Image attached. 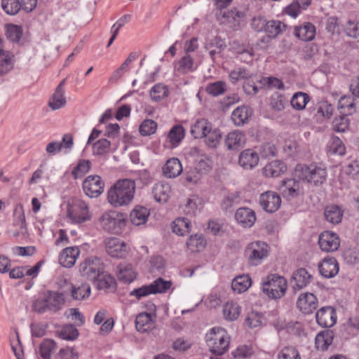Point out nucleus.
Returning a JSON list of instances; mask_svg holds the SVG:
<instances>
[{
  "instance_id": "6ab92c4d",
  "label": "nucleus",
  "mask_w": 359,
  "mask_h": 359,
  "mask_svg": "<svg viewBox=\"0 0 359 359\" xmlns=\"http://www.w3.org/2000/svg\"><path fill=\"white\" fill-rule=\"evenodd\" d=\"M280 191L287 199L295 198L299 194V182L294 178L283 180L281 181Z\"/></svg>"
},
{
  "instance_id": "423d86ee",
  "label": "nucleus",
  "mask_w": 359,
  "mask_h": 359,
  "mask_svg": "<svg viewBox=\"0 0 359 359\" xmlns=\"http://www.w3.org/2000/svg\"><path fill=\"white\" fill-rule=\"evenodd\" d=\"M104 270V265L100 259L89 257L82 262L79 266L80 274L86 279L96 280Z\"/></svg>"
},
{
  "instance_id": "f03ea898",
  "label": "nucleus",
  "mask_w": 359,
  "mask_h": 359,
  "mask_svg": "<svg viewBox=\"0 0 359 359\" xmlns=\"http://www.w3.org/2000/svg\"><path fill=\"white\" fill-rule=\"evenodd\" d=\"M205 339L210 352L216 356L224 354L229 349L230 337L222 327L211 329Z\"/></svg>"
},
{
  "instance_id": "09e8293b",
  "label": "nucleus",
  "mask_w": 359,
  "mask_h": 359,
  "mask_svg": "<svg viewBox=\"0 0 359 359\" xmlns=\"http://www.w3.org/2000/svg\"><path fill=\"white\" fill-rule=\"evenodd\" d=\"M226 90V84L224 81H217L210 83L205 86V91L209 95L217 97L224 94Z\"/></svg>"
},
{
  "instance_id": "f257e3e1",
  "label": "nucleus",
  "mask_w": 359,
  "mask_h": 359,
  "mask_svg": "<svg viewBox=\"0 0 359 359\" xmlns=\"http://www.w3.org/2000/svg\"><path fill=\"white\" fill-rule=\"evenodd\" d=\"M135 187L131 179L117 180L107 192L108 202L114 208L128 205L134 198Z\"/></svg>"
},
{
  "instance_id": "f3484780",
  "label": "nucleus",
  "mask_w": 359,
  "mask_h": 359,
  "mask_svg": "<svg viewBox=\"0 0 359 359\" xmlns=\"http://www.w3.org/2000/svg\"><path fill=\"white\" fill-rule=\"evenodd\" d=\"M235 219L243 227L250 228L255 224L256 215L255 211L250 208H240L235 213Z\"/></svg>"
},
{
  "instance_id": "0e129e2a",
  "label": "nucleus",
  "mask_w": 359,
  "mask_h": 359,
  "mask_svg": "<svg viewBox=\"0 0 359 359\" xmlns=\"http://www.w3.org/2000/svg\"><path fill=\"white\" fill-rule=\"evenodd\" d=\"M90 294V287L89 285L83 284L78 287H73L72 297L76 300H82L88 297Z\"/></svg>"
},
{
  "instance_id": "8fccbe9b",
  "label": "nucleus",
  "mask_w": 359,
  "mask_h": 359,
  "mask_svg": "<svg viewBox=\"0 0 359 359\" xmlns=\"http://www.w3.org/2000/svg\"><path fill=\"white\" fill-rule=\"evenodd\" d=\"M111 142L103 138L97 140L93 144V154L95 156H104L109 152Z\"/></svg>"
},
{
  "instance_id": "ddd939ff",
  "label": "nucleus",
  "mask_w": 359,
  "mask_h": 359,
  "mask_svg": "<svg viewBox=\"0 0 359 359\" xmlns=\"http://www.w3.org/2000/svg\"><path fill=\"white\" fill-rule=\"evenodd\" d=\"M318 243L322 250L334 252L340 245V240L337 233L331 231H324L319 236Z\"/></svg>"
},
{
  "instance_id": "5701e85b",
  "label": "nucleus",
  "mask_w": 359,
  "mask_h": 359,
  "mask_svg": "<svg viewBox=\"0 0 359 359\" xmlns=\"http://www.w3.org/2000/svg\"><path fill=\"white\" fill-rule=\"evenodd\" d=\"M219 15L224 19V22L229 24L233 29H237L245 18V13L234 8L227 11H220Z\"/></svg>"
},
{
  "instance_id": "39448f33",
  "label": "nucleus",
  "mask_w": 359,
  "mask_h": 359,
  "mask_svg": "<svg viewBox=\"0 0 359 359\" xmlns=\"http://www.w3.org/2000/svg\"><path fill=\"white\" fill-rule=\"evenodd\" d=\"M269 250L268 245L262 241L248 244L244 252L248 264L251 266L259 265L268 257Z\"/></svg>"
},
{
  "instance_id": "6e6d98bb",
  "label": "nucleus",
  "mask_w": 359,
  "mask_h": 359,
  "mask_svg": "<svg viewBox=\"0 0 359 359\" xmlns=\"http://www.w3.org/2000/svg\"><path fill=\"white\" fill-rule=\"evenodd\" d=\"M157 123L151 119H145L140 126L139 131L142 136H149L156 133Z\"/></svg>"
},
{
  "instance_id": "9d476101",
  "label": "nucleus",
  "mask_w": 359,
  "mask_h": 359,
  "mask_svg": "<svg viewBox=\"0 0 359 359\" xmlns=\"http://www.w3.org/2000/svg\"><path fill=\"white\" fill-rule=\"evenodd\" d=\"M104 185L99 175H90L83 181V189L90 198H97L103 192Z\"/></svg>"
},
{
  "instance_id": "5fc2aeb1",
  "label": "nucleus",
  "mask_w": 359,
  "mask_h": 359,
  "mask_svg": "<svg viewBox=\"0 0 359 359\" xmlns=\"http://www.w3.org/2000/svg\"><path fill=\"white\" fill-rule=\"evenodd\" d=\"M57 333L61 339L65 340H74L79 336L78 330L72 325H65Z\"/></svg>"
},
{
  "instance_id": "72a5a7b5",
  "label": "nucleus",
  "mask_w": 359,
  "mask_h": 359,
  "mask_svg": "<svg viewBox=\"0 0 359 359\" xmlns=\"http://www.w3.org/2000/svg\"><path fill=\"white\" fill-rule=\"evenodd\" d=\"M149 215V210L142 206H136L130 212L131 222L136 226L144 224Z\"/></svg>"
},
{
  "instance_id": "37998d69",
  "label": "nucleus",
  "mask_w": 359,
  "mask_h": 359,
  "mask_svg": "<svg viewBox=\"0 0 359 359\" xmlns=\"http://www.w3.org/2000/svg\"><path fill=\"white\" fill-rule=\"evenodd\" d=\"M309 100L310 97L307 93L297 92L292 95L290 103L293 109L300 111L305 108Z\"/></svg>"
},
{
  "instance_id": "4be33fe9",
  "label": "nucleus",
  "mask_w": 359,
  "mask_h": 359,
  "mask_svg": "<svg viewBox=\"0 0 359 359\" xmlns=\"http://www.w3.org/2000/svg\"><path fill=\"white\" fill-rule=\"evenodd\" d=\"M258 163V154L252 149H245L239 155L238 163L245 169H252L257 165Z\"/></svg>"
},
{
  "instance_id": "de8ad7c7",
  "label": "nucleus",
  "mask_w": 359,
  "mask_h": 359,
  "mask_svg": "<svg viewBox=\"0 0 359 359\" xmlns=\"http://www.w3.org/2000/svg\"><path fill=\"white\" fill-rule=\"evenodd\" d=\"M184 137V130L182 126H175L168 134V139L172 147H177Z\"/></svg>"
},
{
  "instance_id": "58836bf2",
  "label": "nucleus",
  "mask_w": 359,
  "mask_h": 359,
  "mask_svg": "<svg viewBox=\"0 0 359 359\" xmlns=\"http://www.w3.org/2000/svg\"><path fill=\"white\" fill-rule=\"evenodd\" d=\"M206 245V241L201 234H195L190 236L187 242L188 249L192 252L203 250Z\"/></svg>"
},
{
  "instance_id": "338daca9",
  "label": "nucleus",
  "mask_w": 359,
  "mask_h": 359,
  "mask_svg": "<svg viewBox=\"0 0 359 359\" xmlns=\"http://www.w3.org/2000/svg\"><path fill=\"white\" fill-rule=\"evenodd\" d=\"M269 105L276 111H280L285 108V99L283 95L275 93L270 98Z\"/></svg>"
},
{
  "instance_id": "4c0bfd02",
  "label": "nucleus",
  "mask_w": 359,
  "mask_h": 359,
  "mask_svg": "<svg viewBox=\"0 0 359 359\" xmlns=\"http://www.w3.org/2000/svg\"><path fill=\"white\" fill-rule=\"evenodd\" d=\"M251 278L248 275H242L235 278L231 283V288L238 293L246 291L251 285Z\"/></svg>"
},
{
  "instance_id": "473e14b6",
  "label": "nucleus",
  "mask_w": 359,
  "mask_h": 359,
  "mask_svg": "<svg viewBox=\"0 0 359 359\" xmlns=\"http://www.w3.org/2000/svg\"><path fill=\"white\" fill-rule=\"evenodd\" d=\"M14 56L9 51H0V76L7 74L14 65Z\"/></svg>"
},
{
  "instance_id": "4468645a",
  "label": "nucleus",
  "mask_w": 359,
  "mask_h": 359,
  "mask_svg": "<svg viewBox=\"0 0 359 359\" xmlns=\"http://www.w3.org/2000/svg\"><path fill=\"white\" fill-rule=\"evenodd\" d=\"M297 306L304 314L313 313L318 307V299L312 293L302 294L297 302Z\"/></svg>"
},
{
  "instance_id": "13d9d810",
  "label": "nucleus",
  "mask_w": 359,
  "mask_h": 359,
  "mask_svg": "<svg viewBox=\"0 0 359 359\" xmlns=\"http://www.w3.org/2000/svg\"><path fill=\"white\" fill-rule=\"evenodd\" d=\"M1 7L8 15H16L21 8V3L19 0H2Z\"/></svg>"
},
{
  "instance_id": "cd10ccee",
  "label": "nucleus",
  "mask_w": 359,
  "mask_h": 359,
  "mask_svg": "<svg viewBox=\"0 0 359 359\" xmlns=\"http://www.w3.org/2000/svg\"><path fill=\"white\" fill-rule=\"evenodd\" d=\"M344 210L337 205H329L326 206L324 210L325 219L332 224H337L341 222Z\"/></svg>"
},
{
  "instance_id": "f8f14e48",
  "label": "nucleus",
  "mask_w": 359,
  "mask_h": 359,
  "mask_svg": "<svg viewBox=\"0 0 359 359\" xmlns=\"http://www.w3.org/2000/svg\"><path fill=\"white\" fill-rule=\"evenodd\" d=\"M316 322L323 327H331L337 322L335 309L332 306H324L320 309L316 314Z\"/></svg>"
},
{
  "instance_id": "c03bdc74",
  "label": "nucleus",
  "mask_w": 359,
  "mask_h": 359,
  "mask_svg": "<svg viewBox=\"0 0 359 359\" xmlns=\"http://www.w3.org/2000/svg\"><path fill=\"white\" fill-rule=\"evenodd\" d=\"M211 124L205 119L198 120L191 128V134L194 138H202Z\"/></svg>"
},
{
  "instance_id": "2f4dec72",
  "label": "nucleus",
  "mask_w": 359,
  "mask_h": 359,
  "mask_svg": "<svg viewBox=\"0 0 359 359\" xmlns=\"http://www.w3.org/2000/svg\"><path fill=\"white\" fill-rule=\"evenodd\" d=\"M316 28L312 23L306 22L303 26L296 27L295 36L302 41H311L315 37Z\"/></svg>"
},
{
  "instance_id": "680f3d73",
  "label": "nucleus",
  "mask_w": 359,
  "mask_h": 359,
  "mask_svg": "<svg viewBox=\"0 0 359 359\" xmlns=\"http://www.w3.org/2000/svg\"><path fill=\"white\" fill-rule=\"evenodd\" d=\"M90 168V161L88 160H81L77 165L72 171L74 179L83 177Z\"/></svg>"
},
{
  "instance_id": "b1692460",
  "label": "nucleus",
  "mask_w": 359,
  "mask_h": 359,
  "mask_svg": "<svg viewBox=\"0 0 359 359\" xmlns=\"http://www.w3.org/2000/svg\"><path fill=\"white\" fill-rule=\"evenodd\" d=\"M116 276L123 283H130L136 279L137 272L130 264H120L117 266Z\"/></svg>"
},
{
  "instance_id": "a211bd4d",
  "label": "nucleus",
  "mask_w": 359,
  "mask_h": 359,
  "mask_svg": "<svg viewBox=\"0 0 359 359\" xmlns=\"http://www.w3.org/2000/svg\"><path fill=\"white\" fill-rule=\"evenodd\" d=\"M79 254L80 250L77 247L66 248L60 254L59 263L63 267H72L75 264Z\"/></svg>"
},
{
  "instance_id": "864d4df0",
  "label": "nucleus",
  "mask_w": 359,
  "mask_h": 359,
  "mask_svg": "<svg viewBox=\"0 0 359 359\" xmlns=\"http://www.w3.org/2000/svg\"><path fill=\"white\" fill-rule=\"evenodd\" d=\"M56 348V344L52 339H44L39 347V353L43 359H50L51 353Z\"/></svg>"
},
{
  "instance_id": "ea45409f",
  "label": "nucleus",
  "mask_w": 359,
  "mask_h": 359,
  "mask_svg": "<svg viewBox=\"0 0 359 359\" xmlns=\"http://www.w3.org/2000/svg\"><path fill=\"white\" fill-rule=\"evenodd\" d=\"M265 32L272 39L285 31L286 25L279 20L267 21Z\"/></svg>"
},
{
  "instance_id": "bf43d9fd",
  "label": "nucleus",
  "mask_w": 359,
  "mask_h": 359,
  "mask_svg": "<svg viewBox=\"0 0 359 359\" xmlns=\"http://www.w3.org/2000/svg\"><path fill=\"white\" fill-rule=\"evenodd\" d=\"M278 359H302L299 351L294 346L283 347L278 353Z\"/></svg>"
},
{
  "instance_id": "1a4fd4ad",
  "label": "nucleus",
  "mask_w": 359,
  "mask_h": 359,
  "mask_svg": "<svg viewBox=\"0 0 359 359\" xmlns=\"http://www.w3.org/2000/svg\"><path fill=\"white\" fill-rule=\"evenodd\" d=\"M106 251L115 258H125L128 252L127 244L118 238L110 237L104 240Z\"/></svg>"
},
{
  "instance_id": "f704fd0d",
  "label": "nucleus",
  "mask_w": 359,
  "mask_h": 359,
  "mask_svg": "<svg viewBox=\"0 0 359 359\" xmlns=\"http://www.w3.org/2000/svg\"><path fill=\"white\" fill-rule=\"evenodd\" d=\"M250 116L249 109L245 106L238 107L231 114V121L234 125L241 126L248 121Z\"/></svg>"
},
{
  "instance_id": "c85d7f7f",
  "label": "nucleus",
  "mask_w": 359,
  "mask_h": 359,
  "mask_svg": "<svg viewBox=\"0 0 359 359\" xmlns=\"http://www.w3.org/2000/svg\"><path fill=\"white\" fill-rule=\"evenodd\" d=\"M46 296L50 311L56 313L63 307L65 303V297L56 291L48 290L46 292Z\"/></svg>"
},
{
  "instance_id": "69168bd1",
  "label": "nucleus",
  "mask_w": 359,
  "mask_h": 359,
  "mask_svg": "<svg viewBox=\"0 0 359 359\" xmlns=\"http://www.w3.org/2000/svg\"><path fill=\"white\" fill-rule=\"evenodd\" d=\"M252 74L245 68L238 67L232 70L229 74V78L233 83H236L240 79H246L250 78Z\"/></svg>"
},
{
  "instance_id": "0eeeda50",
  "label": "nucleus",
  "mask_w": 359,
  "mask_h": 359,
  "mask_svg": "<svg viewBox=\"0 0 359 359\" xmlns=\"http://www.w3.org/2000/svg\"><path fill=\"white\" fill-rule=\"evenodd\" d=\"M101 227L106 231L118 233L124 226L125 221L116 211L104 212L100 218Z\"/></svg>"
},
{
  "instance_id": "a19ab883",
  "label": "nucleus",
  "mask_w": 359,
  "mask_h": 359,
  "mask_svg": "<svg viewBox=\"0 0 359 359\" xmlns=\"http://www.w3.org/2000/svg\"><path fill=\"white\" fill-rule=\"evenodd\" d=\"M190 229V222L187 218H177L172 224V232L179 236H184Z\"/></svg>"
},
{
  "instance_id": "c9c22d12",
  "label": "nucleus",
  "mask_w": 359,
  "mask_h": 359,
  "mask_svg": "<svg viewBox=\"0 0 359 359\" xmlns=\"http://www.w3.org/2000/svg\"><path fill=\"white\" fill-rule=\"evenodd\" d=\"M334 333L330 330H325L319 332L316 337V344L318 348L324 351L332 344Z\"/></svg>"
},
{
  "instance_id": "774afa93",
  "label": "nucleus",
  "mask_w": 359,
  "mask_h": 359,
  "mask_svg": "<svg viewBox=\"0 0 359 359\" xmlns=\"http://www.w3.org/2000/svg\"><path fill=\"white\" fill-rule=\"evenodd\" d=\"M194 60L189 55H187L180 60L178 72L187 73L194 71Z\"/></svg>"
},
{
  "instance_id": "49530a36",
  "label": "nucleus",
  "mask_w": 359,
  "mask_h": 359,
  "mask_svg": "<svg viewBox=\"0 0 359 359\" xmlns=\"http://www.w3.org/2000/svg\"><path fill=\"white\" fill-rule=\"evenodd\" d=\"M338 107L342 110L341 113L345 115L352 114L356 110L354 99L349 95H344L339 99Z\"/></svg>"
},
{
  "instance_id": "9b49d317",
  "label": "nucleus",
  "mask_w": 359,
  "mask_h": 359,
  "mask_svg": "<svg viewBox=\"0 0 359 359\" xmlns=\"http://www.w3.org/2000/svg\"><path fill=\"white\" fill-rule=\"evenodd\" d=\"M259 201L262 209L271 213L277 211L281 205L280 196L272 191H268L262 194Z\"/></svg>"
},
{
  "instance_id": "e2e57ef3",
  "label": "nucleus",
  "mask_w": 359,
  "mask_h": 359,
  "mask_svg": "<svg viewBox=\"0 0 359 359\" xmlns=\"http://www.w3.org/2000/svg\"><path fill=\"white\" fill-rule=\"evenodd\" d=\"M168 91L165 86L155 85L150 91L151 99L156 102L160 101L168 95Z\"/></svg>"
},
{
  "instance_id": "2eb2a0df",
  "label": "nucleus",
  "mask_w": 359,
  "mask_h": 359,
  "mask_svg": "<svg viewBox=\"0 0 359 359\" xmlns=\"http://www.w3.org/2000/svg\"><path fill=\"white\" fill-rule=\"evenodd\" d=\"M13 226L18 228V231L13 233L14 236H25L27 233L25 212L22 204H17L15 206L13 210Z\"/></svg>"
},
{
  "instance_id": "4d7b16f0",
  "label": "nucleus",
  "mask_w": 359,
  "mask_h": 359,
  "mask_svg": "<svg viewBox=\"0 0 359 359\" xmlns=\"http://www.w3.org/2000/svg\"><path fill=\"white\" fill-rule=\"evenodd\" d=\"M241 199L238 192L229 194L224 197L221 203L223 210L227 211L232 207L240 203Z\"/></svg>"
},
{
  "instance_id": "7ed1b4c3",
  "label": "nucleus",
  "mask_w": 359,
  "mask_h": 359,
  "mask_svg": "<svg viewBox=\"0 0 359 359\" xmlns=\"http://www.w3.org/2000/svg\"><path fill=\"white\" fill-rule=\"evenodd\" d=\"M294 177L299 180L317 186L322 184L326 180L327 171L324 168L311 165L309 166L299 164L294 170Z\"/></svg>"
},
{
  "instance_id": "20e7f679",
  "label": "nucleus",
  "mask_w": 359,
  "mask_h": 359,
  "mask_svg": "<svg viewBox=\"0 0 359 359\" xmlns=\"http://www.w3.org/2000/svg\"><path fill=\"white\" fill-rule=\"evenodd\" d=\"M287 287V280L277 274L269 275L263 282V292L270 298L279 299L284 296Z\"/></svg>"
},
{
  "instance_id": "dca6fc26",
  "label": "nucleus",
  "mask_w": 359,
  "mask_h": 359,
  "mask_svg": "<svg viewBox=\"0 0 359 359\" xmlns=\"http://www.w3.org/2000/svg\"><path fill=\"white\" fill-rule=\"evenodd\" d=\"M66 79H63L58 84L48 102V106L53 110L59 109L66 104V97L65 95V85Z\"/></svg>"
},
{
  "instance_id": "e433bc0d",
  "label": "nucleus",
  "mask_w": 359,
  "mask_h": 359,
  "mask_svg": "<svg viewBox=\"0 0 359 359\" xmlns=\"http://www.w3.org/2000/svg\"><path fill=\"white\" fill-rule=\"evenodd\" d=\"M241 308L236 302H228L223 307V315L226 320L229 321L236 320L241 314Z\"/></svg>"
},
{
  "instance_id": "aec40b11",
  "label": "nucleus",
  "mask_w": 359,
  "mask_h": 359,
  "mask_svg": "<svg viewBox=\"0 0 359 359\" xmlns=\"http://www.w3.org/2000/svg\"><path fill=\"white\" fill-rule=\"evenodd\" d=\"M318 267L320 274L327 278L335 276L339 272V265L334 257H325Z\"/></svg>"
},
{
  "instance_id": "79ce46f5",
  "label": "nucleus",
  "mask_w": 359,
  "mask_h": 359,
  "mask_svg": "<svg viewBox=\"0 0 359 359\" xmlns=\"http://www.w3.org/2000/svg\"><path fill=\"white\" fill-rule=\"evenodd\" d=\"M93 283L98 290H107L114 287L115 280L111 276L104 273L103 270L99 277L93 280Z\"/></svg>"
},
{
  "instance_id": "c756f323",
  "label": "nucleus",
  "mask_w": 359,
  "mask_h": 359,
  "mask_svg": "<svg viewBox=\"0 0 359 359\" xmlns=\"http://www.w3.org/2000/svg\"><path fill=\"white\" fill-rule=\"evenodd\" d=\"M245 142V134L240 130H233L229 133L225 140V144L229 149H238Z\"/></svg>"
},
{
  "instance_id": "a878e982",
  "label": "nucleus",
  "mask_w": 359,
  "mask_h": 359,
  "mask_svg": "<svg viewBox=\"0 0 359 359\" xmlns=\"http://www.w3.org/2000/svg\"><path fill=\"white\" fill-rule=\"evenodd\" d=\"M170 192L171 188L168 183H156L152 189L154 198L158 203H166L169 199Z\"/></svg>"
},
{
  "instance_id": "412c9836",
  "label": "nucleus",
  "mask_w": 359,
  "mask_h": 359,
  "mask_svg": "<svg viewBox=\"0 0 359 359\" xmlns=\"http://www.w3.org/2000/svg\"><path fill=\"white\" fill-rule=\"evenodd\" d=\"M311 280L312 276L305 269H298L293 273L292 277V287L297 290H302L309 284Z\"/></svg>"
},
{
  "instance_id": "393cba45",
  "label": "nucleus",
  "mask_w": 359,
  "mask_h": 359,
  "mask_svg": "<svg viewBox=\"0 0 359 359\" xmlns=\"http://www.w3.org/2000/svg\"><path fill=\"white\" fill-rule=\"evenodd\" d=\"M155 326V319L151 313L146 312L138 314L135 319V327L138 332H146Z\"/></svg>"
},
{
  "instance_id": "7c9ffc66",
  "label": "nucleus",
  "mask_w": 359,
  "mask_h": 359,
  "mask_svg": "<svg viewBox=\"0 0 359 359\" xmlns=\"http://www.w3.org/2000/svg\"><path fill=\"white\" fill-rule=\"evenodd\" d=\"M285 165L280 161L276 160L268 163L263 168V173L267 177H276L285 172Z\"/></svg>"
},
{
  "instance_id": "052dcab7",
  "label": "nucleus",
  "mask_w": 359,
  "mask_h": 359,
  "mask_svg": "<svg viewBox=\"0 0 359 359\" xmlns=\"http://www.w3.org/2000/svg\"><path fill=\"white\" fill-rule=\"evenodd\" d=\"M172 283L169 280H164L162 278H158L149 285V287L154 291L153 294L163 293L167 292L171 287Z\"/></svg>"
},
{
  "instance_id": "6e6552de",
  "label": "nucleus",
  "mask_w": 359,
  "mask_h": 359,
  "mask_svg": "<svg viewBox=\"0 0 359 359\" xmlns=\"http://www.w3.org/2000/svg\"><path fill=\"white\" fill-rule=\"evenodd\" d=\"M67 215L75 223L85 222L91 217L88 205L79 199L69 204Z\"/></svg>"
},
{
  "instance_id": "bb28decb",
  "label": "nucleus",
  "mask_w": 359,
  "mask_h": 359,
  "mask_svg": "<svg viewBox=\"0 0 359 359\" xmlns=\"http://www.w3.org/2000/svg\"><path fill=\"white\" fill-rule=\"evenodd\" d=\"M182 172V166L180 161L175 158L167 161L163 167V173L167 178H175Z\"/></svg>"
},
{
  "instance_id": "a18cd8bd",
  "label": "nucleus",
  "mask_w": 359,
  "mask_h": 359,
  "mask_svg": "<svg viewBox=\"0 0 359 359\" xmlns=\"http://www.w3.org/2000/svg\"><path fill=\"white\" fill-rule=\"evenodd\" d=\"M203 137L205 138V142L208 147L215 148L220 142L222 133L218 129H212V126H210Z\"/></svg>"
},
{
  "instance_id": "603ef678",
  "label": "nucleus",
  "mask_w": 359,
  "mask_h": 359,
  "mask_svg": "<svg viewBox=\"0 0 359 359\" xmlns=\"http://www.w3.org/2000/svg\"><path fill=\"white\" fill-rule=\"evenodd\" d=\"M5 28L6 35L10 41L13 42H18L20 41L22 36V29L20 26L9 24L6 25Z\"/></svg>"
},
{
  "instance_id": "3c124183",
  "label": "nucleus",
  "mask_w": 359,
  "mask_h": 359,
  "mask_svg": "<svg viewBox=\"0 0 359 359\" xmlns=\"http://www.w3.org/2000/svg\"><path fill=\"white\" fill-rule=\"evenodd\" d=\"M328 152L330 154L343 156L346 153V147L343 142L338 137L333 136L328 146Z\"/></svg>"
}]
</instances>
